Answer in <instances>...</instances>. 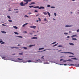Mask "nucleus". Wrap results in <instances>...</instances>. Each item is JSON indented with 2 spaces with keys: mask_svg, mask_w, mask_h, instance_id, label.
<instances>
[{
  "mask_svg": "<svg viewBox=\"0 0 79 79\" xmlns=\"http://www.w3.org/2000/svg\"><path fill=\"white\" fill-rule=\"evenodd\" d=\"M17 60H11V61H15V62H19V63H27L28 62V63H31L32 62L33 63H38V62H35L34 61H32L31 60H28L27 61V59H26L25 60H23V58L22 59H20V58H18Z\"/></svg>",
  "mask_w": 79,
  "mask_h": 79,
  "instance_id": "f257e3e1",
  "label": "nucleus"
},
{
  "mask_svg": "<svg viewBox=\"0 0 79 79\" xmlns=\"http://www.w3.org/2000/svg\"><path fill=\"white\" fill-rule=\"evenodd\" d=\"M1 40L0 39V40ZM2 42H3V41H2V40H1L0 41V43H1Z\"/></svg>",
  "mask_w": 79,
  "mask_h": 79,
  "instance_id": "603ef678",
  "label": "nucleus"
},
{
  "mask_svg": "<svg viewBox=\"0 0 79 79\" xmlns=\"http://www.w3.org/2000/svg\"><path fill=\"white\" fill-rule=\"evenodd\" d=\"M71 59H73V60H78V59L77 58H72Z\"/></svg>",
  "mask_w": 79,
  "mask_h": 79,
  "instance_id": "dca6fc26",
  "label": "nucleus"
},
{
  "mask_svg": "<svg viewBox=\"0 0 79 79\" xmlns=\"http://www.w3.org/2000/svg\"><path fill=\"white\" fill-rule=\"evenodd\" d=\"M63 65H64V66H67V64H63Z\"/></svg>",
  "mask_w": 79,
  "mask_h": 79,
  "instance_id": "052dcab7",
  "label": "nucleus"
},
{
  "mask_svg": "<svg viewBox=\"0 0 79 79\" xmlns=\"http://www.w3.org/2000/svg\"><path fill=\"white\" fill-rule=\"evenodd\" d=\"M54 14L55 16H56V13H54Z\"/></svg>",
  "mask_w": 79,
  "mask_h": 79,
  "instance_id": "c9c22d12",
  "label": "nucleus"
},
{
  "mask_svg": "<svg viewBox=\"0 0 79 79\" xmlns=\"http://www.w3.org/2000/svg\"><path fill=\"white\" fill-rule=\"evenodd\" d=\"M77 35H73L71 37H72V38H73V37H75L77 36Z\"/></svg>",
  "mask_w": 79,
  "mask_h": 79,
  "instance_id": "9b49d317",
  "label": "nucleus"
},
{
  "mask_svg": "<svg viewBox=\"0 0 79 79\" xmlns=\"http://www.w3.org/2000/svg\"><path fill=\"white\" fill-rule=\"evenodd\" d=\"M50 6H50V5H48L47 6V7H48V8L49 7H50Z\"/></svg>",
  "mask_w": 79,
  "mask_h": 79,
  "instance_id": "c85d7f7f",
  "label": "nucleus"
},
{
  "mask_svg": "<svg viewBox=\"0 0 79 79\" xmlns=\"http://www.w3.org/2000/svg\"><path fill=\"white\" fill-rule=\"evenodd\" d=\"M51 8H55V7L54 6H51Z\"/></svg>",
  "mask_w": 79,
  "mask_h": 79,
  "instance_id": "e433bc0d",
  "label": "nucleus"
},
{
  "mask_svg": "<svg viewBox=\"0 0 79 79\" xmlns=\"http://www.w3.org/2000/svg\"><path fill=\"white\" fill-rule=\"evenodd\" d=\"M20 45H21L20 44H18L17 46H20Z\"/></svg>",
  "mask_w": 79,
  "mask_h": 79,
  "instance_id": "e2e57ef3",
  "label": "nucleus"
},
{
  "mask_svg": "<svg viewBox=\"0 0 79 79\" xmlns=\"http://www.w3.org/2000/svg\"><path fill=\"white\" fill-rule=\"evenodd\" d=\"M38 19L39 20V21H41V19L40 18H38Z\"/></svg>",
  "mask_w": 79,
  "mask_h": 79,
  "instance_id": "f704fd0d",
  "label": "nucleus"
},
{
  "mask_svg": "<svg viewBox=\"0 0 79 79\" xmlns=\"http://www.w3.org/2000/svg\"><path fill=\"white\" fill-rule=\"evenodd\" d=\"M18 10V9H14V10Z\"/></svg>",
  "mask_w": 79,
  "mask_h": 79,
  "instance_id": "bf43d9fd",
  "label": "nucleus"
},
{
  "mask_svg": "<svg viewBox=\"0 0 79 79\" xmlns=\"http://www.w3.org/2000/svg\"><path fill=\"white\" fill-rule=\"evenodd\" d=\"M69 44L70 45H73H73H74V44H73V43H69Z\"/></svg>",
  "mask_w": 79,
  "mask_h": 79,
  "instance_id": "4468645a",
  "label": "nucleus"
},
{
  "mask_svg": "<svg viewBox=\"0 0 79 79\" xmlns=\"http://www.w3.org/2000/svg\"><path fill=\"white\" fill-rule=\"evenodd\" d=\"M44 21H47V19L46 18H45L44 19Z\"/></svg>",
  "mask_w": 79,
  "mask_h": 79,
  "instance_id": "4d7b16f0",
  "label": "nucleus"
},
{
  "mask_svg": "<svg viewBox=\"0 0 79 79\" xmlns=\"http://www.w3.org/2000/svg\"><path fill=\"white\" fill-rule=\"evenodd\" d=\"M61 53H70V54H72V55H74V54L73 53H72V52H61Z\"/></svg>",
  "mask_w": 79,
  "mask_h": 79,
  "instance_id": "423d86ee",
  "label": "nucleus"
},
{
  "mask_svg": "<svg viewBox=\"0 0 79 79\" xmlns=\"http://www.w3.org/2000/svg\"><path fill=\"white\" fill-rule=\"evenodd\" d=\"M50 50V49H45L43 51V52H45V51H46V50Z\"/></svg>",
  "mask_w": 79,
  "mask_h": 79,
  "instance_id": "c756f323",
  "label": "nucleus"
},
{
  "mask_svg": "<svg viewBox=\"0 0 79 79\" xmlns=\"http://www.w3.org/2000/svg\"><path fill=\"white\" fill-rule=\"evenodd\" d=\"M70 37V36H68L67 37V38H69Z\"/></svg>",
  "mask_w": 79,
  "mask_h": 79,
  "instance_id": "13d9d810",
  "label": "nucleus"
},
{
  "mask_svg": "<svg viewBox=\"0 0 79 79\" xmlns=\"http://www.w3.org/2000/svg\"><path fill=\"white\" fill-rule=\"evenodd\" d=\"M39 9H40V10H41V9H45V7L43 6H41L39 8Z\"/></svg>",
  "mask_w": 79,
  "mask_h": 79,
  "instance_id": "1a4fd4ad",
  "label": "nucleus"
},
{
  "mask_svg": "<svg viewBox=\"0 0 79 79\" xmlns=\"http://www.w3.org/2000/svg\"><path fill=\"white\" fill-rule=\"evenodd\" d=\"M16 37H19V38H23V37L19 36H17Z\"/></svg>",
  "mask_w": 79,
  "mask_h": 79,
  "instance_id": "393cba45",
  "label": "nucleus"
},
{
  "mask_svg": "<svg viewBox=\"0 0 79 79\" xmlns=\"http://www.w3.org/2000/svg\"><path fill=\"white\" fill-rule=\"evenodd\" d=\"M2 26H6V25H5L4 24H2Z\"/></svg>",
  "mask_w": 79,
  "mask_h": 79,
  "instance_id": "3c124183",
  "label": "nucleus"
},
{
  "mask_svg": "<svg viewBox=\"0 0 79 79\" xmlns=\"http://www.w3.org/2000/svg\"><path fill=\"white\" fill-rule=\"evenodd\" d=\"M77 32H79V29L77 30Z\"/></svg>",
  "mask_w": 79,
  "mask_h": 79,
  "instance_id": "a18cd8bd",
  "label": "nucleus"
},
{
  "mask_svg": "<svg viewBox=\"0 0 79 79\" xmlns=\"http://www.w3.org/2000/svg\"><path fill=\"white\" fill-rule=\"evenodd\" d=\"M39 15H40L37 14V15H36V16H39Z\"/></svg>",
  "mask_w": 79,
  "mask_h": 79,
  "instance_id": "6e6d98bb",
  "label": "nucleus"
},
{
  "mask_svg": "<svg viewBox=\"0 0 79 79\" xmlns=\"http://www.w3.org/2000/svg\"><path fill=\"white\" fill-rule=\"evenodd\" d=\"M51 63H53V62H51Z\"/></svg>",
  "mask_w": 79,
  "mask_h": 79,
  "instance_id": "774afa93",
  "label": "nucleus"
},
{
  "mask_svg": "<svg viewBox=\"0 0 79 79\" xmlns=\"http://www.w3.org/2000/svg\"><path fill=\"white\" fill-rule=\"evenodd\" d=\"M34 11V12H35V13L37 12V11L36 10H35Z\"/></svg>",
  "mask_w": 79,
  "mask_h": 79,
  "instance_id": "5fc2aeb1",
  "label": "nucleus"
},
{
  "mask_svg": "<svg viewBox=\"0 0 79 79\" xmlns=\"http://www.w3.org/2000/svg\"><path fill=\"white\" fill-rule=\"evenodd\" d=\"M31 39H37V37H33L31 38Z\"/></svg>",
  "mask_w": 79,
  "mask_h": 79,
  "instance_id": "ddd939ff",
  "label": "nucleus"
},
{
  "mask_svg": "<svg viewBox=\"0 0 79 79\" xmlns=\"http://www.w3.org/2000/svg\"><path fill=\"white\" fill-rule=\"evenodd\" d=\"M56 42H53V43H52L51 44V45H52V44H55V43H56Z\"/></svg>",
  "mask_w": 79,
  "mask_h": 79,
  "instance_id": "a19ab883",
  "label": "nucleus"
},
{
  "mask_svg": "<svg viewBox=\"0 0 79 79\" xmlns=\"http://www.w3.org/2000/svg\"><path fill=\"white\" fill-rule=\"evenodd\" d=\"M14 33L15 34H19L17 32H14Z\"/></svg>",
  "mask_w": 79,
  "mask_h": 79,
  "instance_id": "7c9ffc66",
  "label": "nucleus"
},
{
  "mask_svg": "<svg viewBox=\"0 0 79 79\" xmlns=\"http://www.w3.org/2000/svg\"><path fill=\"white\" fill-rule=\"evenodd\" d=\"M33 8H39V6H37L34 7Z\"/></svg>",
  "mask_w": 79,
  "mask_h": 79,
  "instance_id": "aec40b11",
  "label": "nucleus"
},
{
  "mask_svg": "<svg viewBox=\"0 0 79 79\" xmlns=\"http://www.w3.org/2000/svg\"><path fill=\"white\" fill-rule=\"evenodd\" d=\"M73 26V25H65V27H72Z\"/></svg>",
  "mask_w": 79,
  "mask_h": 79,
  "instance_id": "0eeeda50",
  "label": "nucleus"
},
{
  "mask_svg": "<svg viewBox=\"0 0 79 79\" xmlns=\"http://www.w3.org/2000/svg\"><path fill=\"white\" fill-rule=\"evenodd\" d=\"M8 21H9V22H12L13 21L11 20H9Z\"/></svg>",
  "mask_w": 79,
  "mask_h": 79,
  "instance_id": "09e8293b",
  "label": "nucleus"
},
{
  "mask_svg": "<svg viewBox=\"0 0 79 79\" xmlns=\"http://www.w3.org/2000/svg\"><path fill=\"white\" fill-rule=\"evenodd\" d=\"M23 48H24V49H26L27 48V47H24Z\"/></svg>",
  "mask_w": 79,
  "mask_h": 79,
  "instance_id": "58836bf2",
  "label": "nucleus"
},
{
  "mask_svg": "<svg viewBox=\"0 0 79 79\" xmlns=\"http://www.w3.org/2000/svg\"><path fill=\"white\" fill-rule=\"evenodd\" d=\"M33 46H34L33 45H30L29 46V47H33Z\"/></svg>",
  "mask_w": 79,
  "mask_h": 79,
  "instance_id": "b1692460",
  "label": "nucleus"
},
{
  "mask_svg": "<svg viewBox=\"0 0 79 79\" xmlns=\"http://www.w3.org/2000/svg\"><path fill=\"white\" fill-rule=\"evenodd\" d=\"M1 32L2 33H3V34H6V32L4 31H2Z\"/></svg>",
  "mask_w": 79,
  "mask_h": 79,
  "instance_id": "4be33fe9",
  "label": "nucleus"
},
{
  "mask_svg": "<svg viewBox=\"0 0 79 79\" xmlns=\"http://www.w3.org/2000/svg\"><path fill=\"white\" fill-rule=\"evenodd\" d=\"M66 61H71V59H69L68 60H66Z\"/></svg>",
  "mask_w": 79,
  "mask_h": 79,
  "instance_id": "bb28decb",
  "label": "nucleus"
},
{
  "mask_svg": "<svg viewBox=\"0 0 79 79\" xmlns=\"http://www.w3.org/2000/svg\"><path fill=\"white\" fill-rule=\"evenodd\" d=\"M56 42H53V43H52L51 44V45H52V44H55V43H56Z\"/></svg>",
  "mask_w": 79,
  "mask_h": 79,
  "instance_id": "ea45409f",
  "label": "nucleus"
},
{
  "mask_svg": "<svg viewBox=\"0 0 79 79\" xmlns=\"http://www.w3.org/2000/svg\"><path fill=\"white\" fill-rule=\"evenodd\" d=\"M28 14H29V15H30V14L31 15L32 13H31L30 12H29V13H28Z\"/></svg>",
  "mask_w": 79,
  "mask_h": 79,
  "instance_id": "49530a36",
  "label": "nucleus"
},
{
  "mask_svg": "<svg viewBox=\"0 0 79 79\" xmlns=\"http://www.w3.org/2000/svg\"><path fill=\"white\" fill-rule=\"evenodd\" d=\"M44 48H39V50H43V49H44Z\"/></svg>",
  "mask_w": 79,
  "mask_h": 79,
  "instance_id": "f3484780",
  "label": "nucleus"
},
{
  "mask_svg": "<svg viewBox=\"0 0 79 79\" xmlns=\"http://www.w3.org/2000/svg\"><path fill=\"white\" fill-rule=\"evenodd\" d=\"M58 43H57V44L54 45L53 47H55V46H57V45H58Z\"/></svg>",
  "mask_w": 79,
  "mask_h": 79,
  "instance_id": "a878e982",
  "label": "nucleus"
},
{
  "mask_svg": "<svg viewBox=\"0 0 79 79\" xmlns=\"http://www.w3.org/2000/svg\"><path fill=\"white\" fill-rule=\"evenodd\" d=\"M4 43H5L4 42H2V43H1V45H2V44H4Z\"/></svg>",
  "mask_w": 79,
  "mask_h": 79,
  "instance_id": "79ce46f5",
  "label": "nucleus"
},
{
  "mask_svg": "<svg viewBox=\"0 0 79 79\" xmlns=\"http://www.w3.org/2000/svg\"><path fill=\"white\" fill-rule=\"evenodd\" d=\"M28 24V23H26L24 24H23V25H22V27H25L26 25H27Z\"/></svg>",
  "mask_w": 79,
  "mask_h": 79,
  "instance_id": "f8f14e48",
  "label": "nucleus"
},
{
  "mask_svg": "<svg viewBox=\"0 0 79 79\" xmlns=\"http://www.w3.org/2000/svg\"><path fill=\"white\" fill-rule=\"evenodd\" d=\"M34 6H29V8H32L34 7Z\"/></svg>",
  "mask_w": 79,
  "mask_h": 79,
  "instance_id": "412c9836",
  "label": "nucleus"
},
{
  "mask_svg": "<svg viewBox=\"0 0 79 79\" xmlns=\"http://www.w3.org/2000/svg\"><path fill=\"white\" fill-rule=\"evenodd\" d=\"M7 17L9 19H11V17L9 16H7Z\"/></svg>",
  "mask_w": 79,
  "mask_h": 79,
  "instance_id": "cd10ccee",
  "label": "nucleus"
},
{
  "mask_svg": "<svg viewBox=\"0 0 79 79\" xmlns=\"http://www.w3.org/2000/svg\"><path fill=\"white\" fill-rule=\"evenodd\" d=\"M58 47H62V46L61 45H59V46H58Z\"/></svg>",
  "mask_w": 79,
  "mask_h": 79,
  "instance_id": "4c0bfd02",
  "label": "nucleus"
},
{
  "mask_svg": "<svg viewBox=\"0 0 79 79\" xmlns=\"http://www.w3.org/2000/svg\"><path fill=\"white\" fill-rule=\"evenodd\" d=\"M31 0H24V1L26 3H25V5H27L28 4V2H31Z\"/></svg>",
  "mask_w": 79,
  "mask_h": 79,
  "instance_id": "20e7f679",
  "label": "nucleus"
},
{
  "mask_svg": "<svg viewBox=\"0 0 79 79\" xmlns=\"http://www.w3.org/2000/svg\"><path fill=\"white\" fill-rule=\"evenodd\" d=\"M43 14H44V15H47V13L46 12H43Z\"/></svg>",
  "mask_w": 79,
  "mask_h": 79,
  "instance_id": "5701e85b",
  "label": "nucleus"
},
{
  "mask_svg": "<svg viewBox=\"0 0 79 79\" xmlns=\"http://www.w3.org/2000/svg\"><path fill=\"white\" fill-rule=\"evenodd\" d=\"M19 55H23V53H19Z\"/></svg>",
  "mask_w": 79,
  "mask_h": 79,
  "instance_id": "c03bdc74",
  "label": "nucleus"
},
{
  "mask_svg": "<svg viewBox=\"0 0 79 79\" xmlns=\"http://www.w3.org/2000/svg\"><path fill=\"white\" fill-rule=\"evenodd\" d=\"M69 57H74V56H69Z\"/></svg>",
  "mask_w": 79,
  "mask_h": 79,
  "instance_id": "0e129e2a",
  "label": "nucleus"
},
{
  "mask_svg": "<svg viewBox=\"0 0 79 79\" xmlns=\"http://www.w3.org/2000/svg\"><path fill=\"white\" fill-rule=\"evenodd\" d=\"M34 36L35 37H36V36H37V35H34Z\"/></svg>",
  "mask_w": 79,
  "mask_h": 79,
  "instance_id": "338daca9",
  "label": "nucleus"
},
{
  "mask_svg": "<svg viewBox=\"0 0 79 79\" xmlns=\"http://www.w3.org/2000/svg\"><path fill=\"white\" fill-rule=\"evenodd\" d=\"M44 57V56H43L42 57H41V60H42V61L40 60V59L37 60L36 61H37V62H39V63H42V61H44V58H43Z\"/></svg>",
  "mask_w": 79,
  "mask_h": 79,
  "instance_id": "f03ea898",
  "label": "nucleus"
},
{
  "mask_svg": "<svg viewBox=\"0 0 79 79\" xmlns=\"http://www.w3.org/2000/svg\"><path fill=\"white\" fill-rule=\"evenodd\" d=\"M44 64H49V63H48V62H44Z\"/></svg>",
  "mask_w": 79,
  "mask_h": 79,
  "instance_id": "72a5a7b5",
  "label": "nucleus"
},
{
  "mask_svg": "<svg viewBox=\"0 0 79 79\" xmlns=\"http://www.w3.org/2000/svg\"><path fill=\"white\" fill-rule=\"evenodd\" d=\"M30 28H31V29H35L36 28V26H31L29 27Z\"/></svg>",
  "mask_w": 79,
  "mask_h": 79,
  "instance_id": "39448f33",
  "label": "nucleus"
},
{
  "mask_svg": "<svg viewBox=\"0 0 79 79\" xmlns=\"http://www.w3.org/2000/svg\"><path fill=\"white\" fill-rule=\"evenodd\" d=\"M63 59L60 60V61H63Z\"/></svg>",
  "mask_w": 79,
  "mask_h": 79,
  "instance_id": "8fccbe9b",
  "label": "nucleus"
},
{
  "mask_svg": "<svg viewBox=\"0 0 79 79\" xmlns=\"http://www.w3.org/2000/svg\"><path fill=\"white\" fill-rule=\"evenodd\" d=\"M2 58L3 59V60H6L5 59V57H2Z\"/></svg>",
  "mask_w": 79,
  "mask_h": 79,
  "instance_id": "473e14b6",
  "label": "nucleus"
},
{
  "mask_svg": "<svg viewBox=\"0 0 79 79\" xmlns=\"http://www.w3.org/2000/svg\"><path fill=\"white\" fill-rule=\"evenodd\" d=\"M66 60H63V62H66Z\"/></svg>",
  "mask_w": 79,
  "mask_h": 79,
  "instance_id": "37998d69",
  "label": "nucleus"
},
{
  "mask_svg": "<svg viewBox=\"0 0 79 79\" xmlns=\"http://www.w3.org/2000/svg\"><path fill=\"white\" fill-rule=\"evenodd\" d=\"M64 34H65V35H67L68 34V33H64Z\"/></svg>",
  "mask_w": 79,
  "mask_h": 79,
  "instance_id": "de8ad7c7",
  "label": "nucleus"
},
{
  "mask_svg": "<svg viewBox=\"0 0 79 79\" xmlns=\"http://www.w3.org/2000/svg\"><path fill=\"white\" fill-rule=\"evenodd\" d=\"M47 13H48V15H49V17H50L51 15H50V13L49 12H47Z\"/></svg>",
  "mask_w": 79,
  "mask_h": 79,
  "instance_id": "a211bd4d",
  "label": "nucleus"
},
{
  "mask_svg": "<svg viewBox=\"0 0 79 79\" xmlns=\"http://www.w3.org/2000/svg\"><path fill=\"white\" fill-rule=\"evenodd\" d=\"M20 5L21 6H25V4H23V2H21V3H20Z\"/></svg>",
  "mask_w": 79,
  "mask_h": 79,
  "instance_id": "6e6552de",
  "label": "nucleus"
},
{
  "mask_svg": "<svg viewBox=\"0 0 79 79\" xmlns=\"http://www.w3.org/2000/svg\"><path fill=\"white\" fill-rule=\"evenodd\" d=\"M72 40H77V39H76V38H73L72 39Z\"/></svg>",
  "mask_w": 79,
  "mask_h": 79,
  "instance_id": "6ab92c4d",
  "label": "nucleus"
},
{
  "mask_svg": "<svg viewBox=\"0 0 79 79\" xmlns=\"http://www.w3.org/2000/svg\"><path fill=\"white\" fill-rule=\"evenodd\" d=\"M11 48L13 49V48H16V49H18V47H12Z\"/></svg>",
  "mask_w": 79,
  "mask_h": 79,
  "instance_id": "9d476101",
  "label": "nucleus"
},
{
  "mask_svg": "<svg viewBox=\"0 0 79 79\" xmlns=\"http://www.w3.org/2000/svg\"><path fill=\"white\" fill-rule=\"evenodd\" d=\"M67 65L68 66H76V67H79V64H78V65H77L76 64H75L74 65V64H70V65H69L68 64Z\"/></svg>",
  "mask_w": 79,
  "mask_h": 79,
  "instance_id": "7ed1b4c3",
  "label": "nucleus"
},
{
  "mask_svg": "<svg viewBox=\"0 0 79 79\" xmlns=\"http://www.w3.org/2000/svg\"><path fill=\"white\" fill-rule=\"evenodd\" d=\"M53 20H54V21H55V19L54 18L53 19Z\"/></svg>",
  "mask_w": 79,
  "mask_h": 79,
  "instance_id": "69168bd1",
  "label": "nucleus"
},
{
  "mask_svg": "<svg viewBox=\"0 0 79 79\" xmlns=\"http://www.w3.org/2000/svg\"><path fill=\"white\" fill-rule=\"evenodd\" d=\"M24 17H26V18H29V16L27 15H25L24 16Z\"/></svg>",
  "mask_w": 79,
  "mask_h": 79,
  "instance_id": "2f4dec72",
  "label": "nucleus"
},
{
  "mask_svg": "<svg viewBox=\"0 0 79 79\" xmlns=\"http://www.w3.org/2000/svg\"><path fill=\"white\" fill-rule=\"evenodd\" d=\"M13 27L15 28V29H18V27H17L16 26H13Z\"/></svg>",
  "mask_w": 79,
  "mask_h": 79,
  "instance_id": "2eb2a0df",
  "label": "nucleus"
},
{
  "mask_svg": "<svg viewBox=\"0 0 79 79\" xmlns=\"http://www.w3.org/2000/svg\"><path fill=\"white\" fill-rule=\"evenodd\" d=\"M31 4H35V2H31Z\"/></svg>",
  "mask_w": 79,
  "mask_h": 79,
  "instance_id": "864d4df0",
  "label": "nucleus"
},
{
  "mask_svg": "<svg viewBox=\"0 0 79 79\" xmlns=\"http://www.w3.org/2000/svg\"><path fill=\"white\" fill-rule=\"evenodd\" d=\"M18 13V11H16L15 12V13Z\"/></svg>",
  "mask_w": 79,
  "mask_h": 79,
  "instance_id": "680f3d73",
  "label": "nucleus"
}]
</instances>
